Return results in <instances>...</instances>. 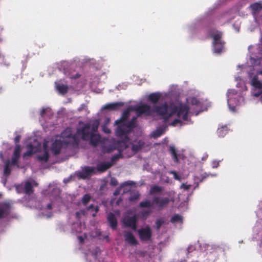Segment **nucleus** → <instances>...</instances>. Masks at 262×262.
<instances>
[{"instance_id":"1","label":"nucleus","mask_w":262,"mask_h":262,"mask_svg":"<svg viewBox=\"0 0 262 262\" xmlns=\"http://www.w3.org/2000/svg\"><path fill=\"white\" fill-rule=\"evenodd\" d=\"M199 102L195 91L191 90L180 96L174 101L165 105V123L176 126L182 121L187 120L190 110Z\"/></svg>"},{"instance_id":"2","label":"nucleus","mask_w":262,"mask_h":262,"mask_svg":"<svg viewBox=\"0 0 262 262\" xmlns=\"http://www.w3.org/2000/svg\"><path fill=\"white\" fill-rule=\"evenodd\" d=\"M250 62L253 67L248 74V81L252 86V101H255L259 100L262 103V81L258 76H262V58H254L251 57Z\"/></svg>"},{"instance_id":"3","label":"nucleus","mask_w":262,"mask_h":262,"mask_svg":"<svg viewBox=\"0 0 262 262\" xmlns=\"http://www.w3.org/2000/svg\"><path fill=\"white\" fill-rule=\"evenodd\" d=\"M159 93H152L147 98V101L153 104L152 106L143 103L137 106L134 108L138 116L144 114L148 116H154L155 115L164 118V104L157 105L160 97Z\"/></svg>"},{"instance_id":"4","label":"nucleus","mask_w":262,"mask_h":262,"mask_svg":"<svg viewBox=\"0 0 262 262\" xmlns=\"http://www.w3.org/2000/svg\"><path fill=\"white\" fill-rule=\"evenodd\" d=\"M237 87L241 88V89H229L226 94L228 106L230 111L232 112L237 111L245 103L244 92L247 90L246 86L244 82L240 80V82L237 84Z\"/></svg>"},{"instance_id":"5","label":"nucleus","mask_w":262,"mask_h":262,"mask_svg":"<svg viewBox=\"0 0 262 262\" xmlns=\"http://www.w3.org/2000/svg\"><path fill=\"white\" fill-rule=\"evenodd\" d=\"M92 133H93L91 132L90 124L86 123L78 128L75 134L70 133L66 135V133H62L61 135L63 138V142L65 144L70 145L75 147L78 146L80 143L79 136L81 137L82 140L88 141Z\"/></svg>"},{"instance_id":"6","label":"nucleus","mask_w":262,"mask_h":262,"mask_svg":"<svg viewBox=\"0 0 262 262\" xmlns=\"http://www.w3.org/2000/svg\"><path fill=\"white\" fill-rule=\"evenodd\" d=\"M130 109L128 108L124 111L120 118L115 121V124L117 125L116 129V135L118 137L124 136H127V134L130 133L136 125V117H133L129 121H127V118L129 116Z\"/></svg>"},{"instance_id":"7","label":"nucleus","mask_w":262,"mask_h":262,"mask_svg":"<svg viewBox=\"0 0 262 262\" xmlns=\"http://www.w3.org/2000/svg\"><path fill=\"white\" fill-rule=\"evenodd\" d=\"M165 205L168 204L185 210L187 208V198L178 196L176 197L173 191L167 192L165 194Z\"/></svg>"},{"instance_id":"8","label":"nucleus","mask_w":262,"mask_h":262,"mask_svg":"<svg viewBox=\"0 0 262 262\" xmlns=\"http://www.w3.org/2000/svg\"><path fill=\"white\" fill-rule=\"evenodd\" d=\"M130 144L129 138L128 136L124 137V139L122 141L118 140L115 141L113 144L114 148L111 151H112L113 149H117L119 151V153L114 155L112 157V161L114 162L120 158H123L124 156L122 152L128 148Z\"/></svg>"},{"instance_id":"9","label":"nucleus","mask_w":262,"mask_h":262,"mask_svg":"<svg viewBox=\"0 0 262 262\" xmlns=\"http://www.w3.org/2000/svg\"><path fill=\"white\" fill-rule=\"evenodd\" d=\"M213 51L215 53H220L224 50V42L221 39L222 34L219 31L212 33Z\"/></svg>"},{"instance_id":"10","label":"nucleus","mask_w":262,"mask_h":262,"mask_svg":"<svg viewBox=\"0 0 262 262\" xmlns=\"http://www.w3.org/2000/svg\"><path fill=\"white\" fill-rule=\"evenodd\" d=\"M164 205V199L160 200L159 198H155L152 201L149 200H146L145 201L141 202L139 206L141 208H151L154 207L156 206L162 207Z\"/></svg>"},{"instance_id":"11","label":"nucleus","mask_w":262,"mask_h":262,"mask_svg":"<svg viewBox=\"0 0 262 262\" xmlns=\"http://www.w3.org/2000/svg\"><path fill=\"white\" fill-rule=\"evenodd\" d=\"M17 191L18 193H24L27 195H31L34 192V189L31 183L26 181L16 187Z\"/></svg>"},{"instance_id":"12","label":"nucleus","mask_w":262,"mask_h":262,"mask_svg":"<svg viewBox=\"0 0 262 262\" xmlns=\"http://www.w3.org/2000/svg\"><path fill=\"white\" fill-rule=\"evenodd\" d=\"M137 222L138 216L136 214H134L132 216L126 215L122 220V222L125 227H130L134 230H136Z\"/></svg>"},{"instance_id":"13","label":"nucleus","mask_w":262,"mask_h":262,"mask_svg":"<svg viewBox=\"0 0 262 262\" xmlns=\"http://www.w3.org/2000/svg\"><path fill=\"white\" fill-rule=\"evenodd\" d=\"M138 234L141 241H147L150 239L152 232L149 226L141 228L138 230Z\"/></svg>"},{"instance_id":"14","label":"nucleus","mask_w":262,"mask_h":262,"mask_svg":"<svg viewBox=\"0 0 262 262\" xmlns=\"http://www.w3.org/2000/svg\"><path fill=\"white\" fill-rule=\"evenodd\" d=\"M95 167L90 166L84 167L81 171L78 174V177L82 179H85L89 178L94 172Z\"/></svg>"},{"instance_id":"15","label":"nucleus","mask_w":262,"mask_h":262,"mask_svg":"<svg viewBox=\"0 0 262 262\" xmlns=\"http://www.w3.org/2000/svg\"><path fill=\"white\" fill-rule=\"evenodd\" d=\"M168 151L169 152L172 160L176 163H179L180 159L183 158L182 155L180 154H178L177 150L173 145H169L168 147Z\"/></svg>"},{"instance_id":"16","label":"nucleus","mask_w":262,"mask_h":262,"mask_svg":"<svg viewBox=\"0 0 262 262\" xmlns=\"http://www.w3.org/2000/svg\"><path fill=\"white\" fill-rule=\"evenodd\" d=\"M21 148L20 145H15L14 151L11 159V164L15 165L17 164L18 160L20 158Z\"/></svg>"},{"instance_id":"17","label":"nucleus","mask_w":262,"mask_h":262,"mask_svg":"<svg viewBox=\"0 0 262 262\" xmlns=\"http://www.w3.org/2000/svg\"><path fill=\"white\" fill-rule=\"evenodd\" d=\"M145 142L142 140H139L137 143L133 144L132 146V152L130 154H127L126 157H129L134 153L139 151L143 148Z\"/></svg>"},{"instance_id":"18","label":"nucleus","mask_w":262,"mask_h":262,"mask_svg":"<svg viewBox=\"0 0 262 262\" xmlns=\"http://www.w3.org/2000/svg\"><path fill=\"white\" fill-rule=\"evenodd\" d=\"M124 240L128 244L130 245H136L138 244V242L134 236L133 233L129 231L125 232L124 234Z\"/></svg>"},{"instance_id":"19","label":"nucleus","mask_w":262,"mask_h":262,"mask_svg":"<svg viewBox=\"0 0 262 262\" xmlns=\"http://www.w3.org/2000/svg\"><path fill=\"white\" fill-rule=\"evenodd\" d=\"M170 222L176 226L180 227L183 223L184 217L181 214H174L171 217L170 219Z\"/></svg>"},{"instance_id":"20","label":"nucleus","mask_w":262,"mask_h":262,"mask_svg":"<svg viewBox=\"0 0 262 262\" xmlns=\"http://www.w3.org/2000/svg\"><path fill=\"white\" fill-rule=\"evenodd\" d=\"M123 102H118L106 104L104 106H103L102 108L104 110L117 111L120 108V107L123 106Z\"/></svg>"},{"instance_id":"21","label":"nucleus","mask_w":262,"mask_h":262,"mask_svg":"<svg viewBox=\"0 0 262 262\" xmlns=\"http://www.w3.org/2000/svg\"><path fill=\"white\" fill-rule=\"evenodd\" d=\"M62 146V144L60 141L56 140L53 142L51 146V150L55 156L60 154Z\"/></svg>"},{"instance_id":"22","label":"nucleus","mask_w":262,"mask_h":262,"mask_svg":"<svg viewBox=\"0 0 262 262\" xmlns=\"http://www.w3.org/2000/svg\"><path fill=\"white\" fill-rule=\"evenodd\" d=\"M107 219L111 228L113 230L116 229L118 225V222L115 215L112 212H110L107 215Z\"/></svg>"},{"instance_id":"23","label":"nucleus","mask_w":262,"mask_h":262,"mask_svg":"<svg viewBox=\"0 0 262 262\" xmlns=\"http://www.w3.org/2000/svg\"><path fill=\"white\" fill-rule=\"evenodd\" d=\"M89 140L90 143L92 145L96 146L100 141V136L99 134H95L93 133L91 134Z\"/></svg>"},{"instance_id":"24","label":"nucleus","mask_w":262,"mask_h":262,"mask_svg":"<svg viewBox=\"0 0 262 262\" xmlns=\"http://www.w3.org/2000/svg\"><path fill=\"white\" fill-rule=\"evenodd\" d=\"M112 166L111 162L101 163L98 164L97 168L100 172H104Z\"/></svg>"},{"instance_id":"25","label":"nucleus","mask_w":262,"mask_h":262,"mask_svg":"<svg viewBox=\"0 0 262 262\" xmlns=\"http://www.w3.org/2000/svg\"><path fill=\"white\" fill-rule=\"evenodd\" d=\"M163 133L164 127L163 126H161L155 130L153 131L150 134V137L154 138H157L160 137Z\"/></svg>"},{"instance_id":"26","label":"nucleus","mask_w":262,"mask_h":262,"mask_svg":"<svg viewBox=\"0 0 262 262\" xmlns=\"http://www.w3.org/2000/svg\"><path fill=\"white\" fill-rule=\"evenodd\" d=\"M133 182H132V181L124 182L121 185L120 187L117 188L115 190V191L113 193L114 195L117 196L118 195H119L120 194L121 190L122 187H123L125 186L132 185L133 184Z\"/></svg>"},{"instance_id":"27","label":"nucleus","mask_w":262,"mask_h":262,"mask_svg":"<svg viewBox=\"0 0 262 262\" xmlns=\"http://www.w3.org/2000/svg\"><path fill=\"white\" fill-rule=\"evenodd\" d=\"M57 90L59 93L64 95L68 91V86L63 84H58L56 86Z\"/></svg>"},{"instance_id":"28","label":"nucleus","mask_w":262,"mask_h":262,"mask_svg":"<svg viewBox=\"0 0 262 262\" xmlns=\"http://www.w3.org/2000/svg\"><path fill=\"white\" fill-rule=\"evenodd\" d=\"M49 158V155L47 149L46 148H44V152L42 155L39 156L38 157V159L44 162H47Z\"/></svg>"},{"instance_id":"29","label":"nucleus","mask_w":262,"mask_h":262,"mask_svg":"<svg viewBox=\"0 0 262 262\" xmlns=\"http://www.w3.org/2000/svg\"><path fill=\"white\" fill-rule=\"evenodd\" d=\"M228 128L226 126L219 127L217 130V134L219 137H224L228 133Z\"/></svg>"},{"instance_id":"30","label":"nucleus","mask_w":262,"mask_h":262,"mask_svg":"<svg viewBox=\"0 0 262 262\" xmlns=\"http://www.w3.org/2000/svg\"><path fill=\"white\" fill-rule=\"evenodd\" d=\"M92 198L91 195L90 194H84L81 199L82 203L83 205L86 206L87 204L90 202Z\"/></svg>"},{"instance_id":"31","label":"nucleus","mask_w":262,"mask_h":262,"mask_svg":"<svg viewBox=\"0 0 262 262\" xmlns=\"http://www.w3.org/2000/svg\"><path fill=\"white\" fill-rule=\"evenodd\" d=\"M162 191V189L160 187L156 185L152 186L150 190V193L151 194H156L159 193Z\"/></svg>"},{"instance_id":"32","label":"nucleus","mask_w":262,"mask_h":262,"mask_svg":"<svg viewBox=\"0 0 262 262\" xmlns=\"http://www.w3.org/2000/svg\"><path fill=\"white\" fill-rule=\"evenodd\" d=\"M27 148H29V150H28L24 154L23 157L25 158L26 156H30L33 154V146L32 144H28L27 145Z\"/></svg>"},{"instance_id":"33","label":"nucleus","mask_w":262,"mask_h":262,"mask_svg":"<svg viewBox=\"0 0 262 262\" xmlns=\"http://www.w3.org/2000/svg\"><path fill=\"white\" fill-rule=\"evenodd\" d=\"M169 174L172 175L173 178L176 180L181 181L183 179L181 176L179 175L175 171H171L168 172Z\"/></svg>"},{"instance_id":"34","label":"nucleus","mask_w":262,"mask_h":262,"mask_svg":"<svg viewBox=\"0 0 262 262\" xmlns=\"http://www.w3.org/2000/svg\"><path fill=\"white\" fill-rule=\"evenodd\" d=\"M99 123L98 121L96 120L92 124V127L91 128V132L92 133H95L97 131L98 126H99Z\"/></svg>"},{"instance_id":"35","label":"nucleus","mask_w":262,"mask_h":262,"mask_svg":"<svg viewBox=\"0 0 262 262\" xmlns=\"http://www.w3.org/2000/svg\"><path fill=\"white\" fill-rule=\"evenodd\" d=\"M139 196H140V194H139V193H138V192L135 193L134 194H132V195L129 196V200L130 201H136V200H137L138 199H139Z\"/></svg>"},{"instance_id":"36","label":"nucleus","mask_w":262,"mask_h":262,"mask_svg":"<svg viewBox=\"0 0 262 262\" xmlns=\"http://www.w3.org/2000/svg\"><path fill=\"white\" fill-rule=\"evenodd\" d=\"M110 183L113 186H116L118 184L117 180L114 177L111 178Z\"/></svg>"},{"instance_id":"37","label":"nucleus","mask_w":262,"mask_h":262,"mask_svg":"<svg viewBox=\"0 0 262 262\" xmlns=\"http://www.w3.org/2000/svg\"><path fill=\"white\" fill-rule=\"evenodd\" d=\"M10 173V169L9 168V164L7 163L4 168V174L6 176H8Z\"/></svg>"},{"instance_id":"38","label":"nucleus","mask_w":262,"mask_h":262,"mask_svg":"<svg viewBox=\"0 0 262 262\" xmlns=\"http://www.w3.org/2000/svg\"><path fill=\"white\" fill-rule=\"evenodd\" d=\"M252 8L255 11H259L262 8V6L260 4H255L252 5Z\"/></svg>"},{"instance_id":"39","label":"nucleus","mask_w":262,"mask_h":262,"mask_svg":"<svg viewBox=\"0 0 262 262\" xmlns=\"http://www.w3.org/2000/svg\"><path fill=\"white\" fill-rule=\"evenodd\" d=\"M7 209L0 207V218H3L5 215H7Z\"/></svg>"},{"instance_id":"40","label":"nucleus","mask_w":262,"mask_h":262,"mask_svg":"<svg viewBox=\"0 0 262 262\" xmlns=\"http://www.w3.org/2000/svg\"><path fill=\"white\" fill-rule=\"evenodd\" d=\"M220 161L213 160L212 161L211 166L212 168H217L219 165Z\"/></svg>"},{"instance_id":"41","label":"nucleus","mask_w":262,"mask_h":262,"mask_svg":"<svg viewBox=\"0 0 262 262\" xmlns=\"http://www.w3.org/2000/svg\"><path fill=\"white\" fill-rule=\"evenodd\" d=\"M191 187L190 185H187V184H183L181 186V188L183 189L186 190H188Z\"/></svg>"},{"instance_id":"42","label":"nucleus","mask_w":262,"mask_h":262,"mask_svg":"<svg viewBox=\"0 0 262 262\" xmlns=\"http://www.w3.org/2000/svg\"><path fill=\"white\" fill-rule=\"evenodd\" d=\"M163 222H164L162 220H157L156 221V224L157 228L158 229H159L161 227V226H162V224Z\"/></svg>"},{"instance_id":"43","label":"nucleus","mask_w":262,"mask_h":262,"mask_svg":"<svg viewBox=\"0 0 262 262\" xmlns=\"http://www.w3.org/2000/svg\"><path fill=\"white\" fill-rule=\"evenodd\" d=\"M150 213V211H143L141 212V215L143 217H147Z\"/></svg>"},{"instance_id":"44","label":"nucleus","mask_w":262,"mask_h":262,"mask_svg":"<svg viewBox=\"0 0 262 262\" xmlns=\"http://www.w3.org/2000/svg\"><path fill=\"white\" fill-rule=\"evenodd\" d=\"M20 135H17L15 137V138H14V142L15 143L16 145H19L18 143L20 141Z\"/></svg>"},{"instance_id":"45","label":"nucleus","mask_w":262,"mask_h":262,"mask_svg":"<svg viewBox=\"0 0 262 262\" xmlns=\"http://www.w3.org/2000/svg\"><path fill=\"white\" fill-rule=\"evenodd\" d=\"M49 110V108H43L41 111H40V115L42 117H43L45 116V114L46 113V112L48 111V110Z\"/></svg>"},{"instance_id":"46","label":"nucleus","mask_w":262,"mask_h":262,"mask_svg":"<svg viewBox=\"0 0 262 262\" xmlns=\"http://www.w3.org/2000/svg\"><path fill=\"white\" fill-rule=\"evenodd\" d=\"M103 131L106 133V134H110L111 133V130L107 128L106 126H103Z\"/></svg>"},{"instance_id":"47","label":"nucleus","mask_w":262,"mask_h":262,"mask_svg":"<svg viewBox=\"0 0 262 262\" xmlns=\"http://www.w3.org/2000/svg\"><path fill=\"white\" fill-rule=\"evenodd\" d=\"M78 239L80 243L82 244L84 242V238L81 236H78Z\"/></svg>"},{"instance_id":"48","label":"nucleus","mask_w":262,"mask_h":262,"mask_svg":"<svg viewBox=\"0 0 262 262\" xmlns=\"http://www.w3.org/2000/svg\"><path fill=\"white\" fill-rule=\"evenodd\" d=\"M94 207H95L94 205H93V204H91V205H90V206L88 207L87 209H88V210H92L93 208H94Z\"/></svg>"},{"instance_id":"49","label":"nucleus","mask_w":262,"mask_h":262,"mask_svg":"<svg viewBox=\"0 0 262 262\" xmlns=\"http://www.w3.org/2000/svg\"><path fill=\"white\" fill-rule=\"evenodd\" d=\"M47 207L48 209L50 210L52 208V204L51 203H49L47 205Z\"/></svg>"},{"instance_id":"50","label":"nucleus","mask_w":262,"mask_h":262,"mask_svg":"<svg viewBox=\"0 0 262 262\" xmlns=\"http://www.w3.org/2000/svg\"><path fill=\"white\" fill-rule=\"evenodd\" d=\"M99 208L98 206L94 207V210L95 211V213H97L99 211Z\"/></svg>"},{"instance_id":"51","label":"nucleus","mask_w":262,"mask_h":262,"mask_svg":"<svg viewBox=\"0 0 262 262\" xmlns=\"http://www.w3.org/2000/svg\"><path fill=\"white\" fill-rule=\"evenodd\" d=\"M103 238L107 239V241H109V236L108 235L104 236Z\"/></svg>"},{"instance_id":"52","label":"nucleus","mask_w":262,"mask_h":262,"mask_svg":"<svg viewBox=\"0 0 262 262\" xmlns=\"http://www.w3.org/2000/svg\"><path fill=\"white\" fill-rule=\"evenodd\" d=\"M80 77L79 74H76V76L75 77V78H79Z\"/></svg>"},{"instance_id":"53","label":"nucleus","mask_w":262,"mask_h":262,"mask_svg":"<svg viewBox=\"0 0 262 262\" xmlns=\"http://www.w3.org/2000/svg\"><path fill=\"white\" fill-rule=\"evenodd\" d=\"M93 216H95V214H93Z\"/></svg>"},{"instance_id":"54","label":"nucleus","mask_w":262,"mask_h":262,"mask_svg":"<svg viewBox=\"0 0 262 262\" xmlns=\"http://www.w3.org/2000/svg\"><path fill=\"white\" fill-rule=\"evenodd\" d=\"M167 183H169V181L168 180L166 181Z\"/></svg>"},{"instance_id":"55","label":"nucleus","mask_w":262,"mask_h":262,"mask_svg":"<svg viewBox=\"0 0 262 262\" xmlns=\"http://www.w3.org/2000/svg\"><path fill=\"white\" fill-rule=\"evenodd\" d=\"M117 204H118V203H119V201H117Z\"/></svg>"}]
</instances>
